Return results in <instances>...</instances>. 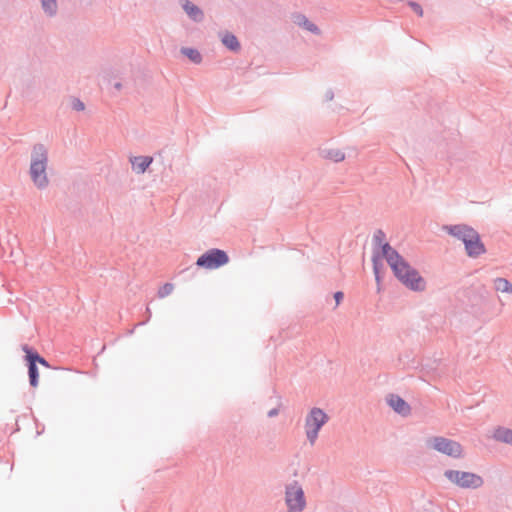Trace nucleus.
<instances>
[{"label":"nucleus","instance_id":"obj_1","mask_svg":"<svg viewBox=\"0 0 512 512\" xmlns=\"http://www.w3.org/2000/svg\"><path fill=\"white\" fill-rule=\"evenodd\" d=\"M381 254L403 285L414 291H423L425 289V280L388 243L382 246Z\"/></svg>","mask_w":512,"mask_h":512},{"label":"nucleus","instance_id":"obj_2","mask_svg":"<svg viewBox=\"0 0 512 512\" xmlns=\"http://www.w3.org/2000/svg\"><path fill=\"white\" fill-rule=\"evenodd\" d=\"M48 149L43 144H34L29 156V176L38 189H45L49 184Z\"/></svg>","mask_w":512,"mask_h":512},{"label":"nucleus","instance_id":"obj_3","mask_svg":"<svg viewBox=\"0 0 512 512\" xmlns=\"http://www.w3.org/2000/svg\"><path fill=\"white\" fill-rule=\"evenodd\" d=\"M447 231L464 243L468 256L478 257L485 252L484 244L481 242L479 234L473 228L465 225H455L448 227Z\"/></svg>","mask_w":512,"mask_h":512},{"label":"nucleus","instance_id":"obj_4","mask_svg":"<svg viewBox=\"0 0 512 512\" xmlns=\"http://www.w3.org/2000/svg\"><path fill=\"white\" fill-rule=\"evenodd\" d=\"M329 416L320 408H312L305 418V434L310 445L317 441L321 428L328 422Z\"/></svg>","mask_w":512,"mask_h":512},{"label":"nucleus","instance_id":"obj_5","mask_svg":"<svg viewBox=\"0 0 512 512\" xmlns=\"http://www.w3.org/2000/svg\"><path fill=\"white\" fill-rule=\"evenodd\" d=\"M444 476L454 485L464 489H476L483 485L480 475L460 470H446Z\"/></svg>","mask_w":512,"mask_h":512},{"label":"nucleus","instance_id":"obj_6","mask_svg":"<svg viewBox=\"0 0 512 512\" xmlns=\"http://www.w3.org/2000/svg\"><path fill=\"white\" fill-rule=\"evenodd\" d=\"M285 503L288 512H302L306 507L304 490L298 481L286 485Z\"/></svg>","mask_w":512,"mask_h":512},{"label":"nucleus","instance_id":"obj_7","mask_svg":"<svg viewBox=\"0 0 512 512\" xmlns=\"http://www.w3.org/2000/svg\"><path fill=\"white\" fill-rule=\"evenodd\" d=\"M427 444L433 450L449 457L460 458L463 455L461 444L445 437H432L427 441Z\"/></svg>","mask_w":512,"mask_h":512},{"label":"nucleus","instance_id":"obj_8","mask_svg":"<svg viewBox=\"0 0 512 512\" xmlns=\"http://www.w3.org/2000/svg\"><path fill=\"white\" fill-rule=\"evenodd\" d=\"M229 262V257L227 253L220 249H211L206 253L202 254L198 259L196 264L199 267H203L205 269H217L223 265H226Z\"/></svg>","mask_w":512,"mask_h":512},{"label":"nucleus","instance_id":"obj_9","mask_svg":"<svg viewBox=\"0 0 512 512\" xmlns=\"http://www.w3.org/2000/svg\"><path fill=\"white\" fill-rule=\"evenodd\" d=\"M388 404L395 412L403 416L410 414L411 409L409 404L397 395H390L388 398Z\"/></svg>","mask_w":512,"mask_h":512},{"label":"nucleus","instance_id":"obj_10","mask_svg":"<svg viewBox=\"0 0 512 512\" xmlns=\"http://www.w3.org/2000/svg\"><path fill=\"white\" fill-rule=\"evenodd\" d=\"M152 157L138 156L131 160L133 169L138 173H144L149 165L152 163Z\"/></svg>","mask_w":512,"mask_h":512},{"label":"nucleus","instance_id":"obj_11","mask_svg":"<svg viewBox=\"0 0 512 512\" xmlns=\"http://www.w3.org/2000/svg\"><path fill=\"white\" fill-rule=\"evenodd\" d=\"M322 156L333 162H341L345 159V153L336 147L322 150Z\"/></svg>","mask_w":512,"mask_h":512},{"label":"nucleus","instance_id":"obj_12","mask_svg":"<svg viewBox=\"0 0 512 512\" xmlns=\"http://www.w3.org/2000/svg\"><path fill=\"white\" fill-rule=\"evenodd\" d=\"M183 9L189 15V17L195 21H200L203 18V12L200 10V8L190 1L184 2Z\"/></svg>","mask_w":512,"mask_h":512},{"label":"nucleus","instance_id":"obj_13","mask_svg":"<svg viewBox=\"0 0 512 512\" xmlns=\"http://www.w3.org/2000/svg\"><path fill=\"white\" fill-rule=\"evenodd\" d=\"M493 437L505 443L512 444V430L506 428H498L494 431Z\"/></svg>","mask_w":512,"mask_h":512},{"label":"nucleus","instance_id":"obj_14","mask_svg":"<svg viewBox=\"0 0 512 512\" xmlns=\"http://www.w3.org/2000/svg\"><path fill=\"white\" fill-rule=\"evenodd\" d=\"M26 359L29 363V371L28 372H29L30 385L33 387H37L39 374H38V370L36 367V363H34V361L31 358H26Z\"/></svg>","mask_w":512,"mask_h":512},{"label":"nucleus","instance_id":"obj_15","mask_svg":"<svg viewBox=\"0 0 512 512\" xmlns=\"http://www.w3.org/2000/svg\"><path fill=\"white\" fill-rule=\"evenodd\" d=\"M494 287L496 291L502 293H511L512 292V284L505 278H496L494 280Z\"/></svg>","mask_w":512,"mask_h":512},{"label":"nucleus","instance_id":"obj_16","mask_svg":"<svg viewBox=\"0 0 512 512\" xmlns=\"http://www.w3.org/2000/svg\"><path fill=\"white\" fill-rule=\"evenodd\" d=\"M222 43L230 50H238L240 47L237 38L230 33H226L223 35Z\"/></svg>","mask_w":512,"mask_h":512},{"label":"nucleus","instance_id":"obj_17","mask_svg":"<svg viewBox=\"0 0 512 512\" xmlns=\"http://www.w3.org/2000/svg\"><path fill=\"white\" fill-rule=\"evenodd\" d=\"M23 350L26 352V358H31L34 361V363L38 362L45 367H49V364L47 363V361L43 357H41L38 353L32 352L27 346H24Z\"/></svg>","mask_w":512,"mask_h":512},{"label":"nucleus","instance_id":"obj_18","mask_svg":"<svg viewBox=\"0 0 512 512\" xmlns=\"http://www.w3.org/2000/svg\"><path fill=\"white\" fill-rule=\"evenodd\" d=\"M182 53L184 55H186L194 63H200L201 62V55L195 49L183 48L182 49Z\"/></svg>","mask_w":512,"mask_h":512},{"label":"nucleus","instance_id":"obj_19","mask_svg":"<svg viewBox=\"0 0 512 512\" xmlns=\"http://www.w3.org/2000/svg\"><path fill=\"white\" fill-rule=\"evenodd\" d=\"M42 7L50 15H53L57 9L56 0H41Z\"/></svg>","mask_w":512,"mask_h":512},{"label":"nucleus","instance_id":"obj_20","mask_svg":"<svg viewBox=\"0 0 512 512\" xmlns=\"http://www.w3.org/2000/svg\"><path fill=\"white\" fill-rule=\"evenodd\" d=\"M173 289H174L173 284H171V283H166V284H164V285L159 289V291H158V295H159V297L164 298V297H166V296L170 295V294L172 293Z\"/></svg>","mask_w":512,"mask_h":512},{"label":"nucleus","instance_id":"obj_21","mask_svg":"<svg viewBox=\"0 0 512 512\" xmlns=\"http://www.w3.org/2000/svg\"><path fill=\"white\" fill-rule=\"evenodd\" d=\"M408 5L418 16H420V17L423 16V9L418 3L414 2V1H410L408 3Z\"/></svg>","mask_w":512,"mask_h":512},{"label":"nucleus","instance_id":"obj_22","mask_svg":"<svg viewBox=\"0 0 512 512\" xmlns=\"http://www.w3.org/2000/svg\"><path fill=\"white\" fill-rule=\"evenodd\" d=\"M73 108L75 110L81 111L84 109V104L80 100L73 101Z\"/></svg>","mask_w":512,"mask_h":512},{"label":"nucleus","instance_id":"obj_23","mask_svg":"<svg viewBox=\"0 0 512 512\" xmlns=\"http://www.w3.org/2000/svg\"><path fill=\"white\" fill-rule=\"evenodd\" d=\"M373 263H374V272H375L376 280L379 281L380 277L378 275V260H377V256L373 257Z\"/></svg>","mask_w":512,"mask_h":512},{"label":"nucleus","instance_id":"obj_24","mask_svg":"<svg viewBox=\"0 0 512 512\" xmlns=\"http://www.w3.org/2000/svg\"><path fill=\"white\" fill-rule=\"evenodd\" d=\"M343 296H344L343 293L340 292V291H338V292H336L334 294V298H335V301H336V306H338L341 303V301L343 299Z\"/></svg>","mask_w":512,"mask_h":512},{"label":"nucleus","instance_id":"obj_25","mask_svg":"<svg viewBox=\"0 0 512 512\" xmlns=\"http://www.w3.org/2000/svg\"><path fill=\"white\" fill-rule=\"evenodd\" d=\"M304 24H305V27H306L309 31H312V32H316V31H317V27H316L314 24H312V23H310V22H308V21H305V23H304Z\"/></svg>","mask_w":512,"mask_h":512}]
</instances>
